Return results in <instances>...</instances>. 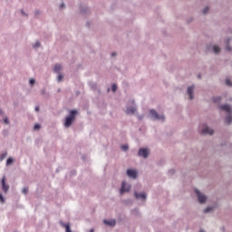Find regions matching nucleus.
Returning <instances> with one entry per match:
<instances>
[{"instance_id":"obj_17","label":"nucleus","mask_w":232,"mask_h":232,"mask_svg":"<svg viewBox=\"0 0 232 232\" xmlns=\"http://www.w3.org/2000/svg\"><path fill=\"white\" fill-rule=\"evenodd\" d=\"M225 121L227 122V124H230L232 122L231 115L227 116Z\"/></svg>"},{"instance_id":"obj_15","label":"nucleus","mask_w":232,"mask_h":232,"mask_svg":"<svg viewBox=\"0 0 232 232\" xmlns=\"http://www.w3.org/2000/svg\"><path fill=\"white\" fill-rule=\"evenodd\" d=\"M61 70H63V66L61 64H56L54 66L53 72H55L56 73H59Z\"/></svg>"},{"instance_id":"obj_14","label":"nucleus","mask_w":232,"mask_h":232,"mask_svg":"<svg viewBox=\"0 0 232 232\" xmlns=\"http://www.w3.org/2000/svg\"><path fill=\"white\" fill-rule=\"evenodd\" d=\"M61 226L63 227H65V232H72V229L70 228V224L61 222Z\"/></svg>"},{"instance_id":"obj_4","label":"nucleus","mask_w":232,"mask_h":232,"mask_svg":"<svg viewBox=\"0 0 232 232\" xmlns=\"http://www.w3.org/2000/svg\"><path fill=\"white\" fill-rule=\"evenodd\" d=\"M130 189H131V186L126 184V182H122L121 183V188L120 190L121 195L124 194V193H128L130 191Z\"/></svg>"},{"instance_id":"obj_32","label":"nucleus","mask_w":232,"mask_h":232,"mask_svg":"<svg viewBox=\"0 0 232 232\" xmlns=\"http://www.w3.org/2000/svg\"><path fill=\"white\" fill-rule=\"evenodd\" d=\"M5 157H6V153L2 154L1 160H3V159H5Z\"/></svg>"},{"instance_id":"obj_35","label":"nucleus","mask_w":232,"mask_h":232,"mask_svg":"<svg viewBox=\"0 0 232 232\" xmlns=\"http://www.w3.org/2000/svg\"><path fill=\"white\" fill-rule=\"evenodd\" d=\"M60 8H64V4H62V5H60Z\"/></svg>"},{"instance_id":"obj_20","label":"nucleus","mask_w":232,"mask_h":232,"mask_svg":"<svg viewBox=\"0 0 232 232\" xmlns=\"http://www.w3.org/2000/svg\"><path fill=\"white\" fill-rule=\"evenodd\" d=\"M129 146L128 145H122L121 146V150H123V151H128V150H129Z\"/></svg>"},{"instance_id":"obj_2","label":"nucleus","mask_w":232,"mask_h":232,"mask_svg":"<svg viewBox=\"0 0 232 232\" xmlns=\"http://www.w3.org/2000/svg\"><path fill=\"white\" fill-rule=\"evenodd\" d=\"M195 193L198 195L199 204H204V202L208 200V198L204 194L200 193L198 189H195Z\"/></svg>"},{"instance_id":"obj_31","label":"nucleus","mask_w":232,"mask_h":232,"mask_svg":"<svg viewBox=\"0 0 232 232\" xmlns=\"http://www.w3.org/2000/svg\"><path fill=\"white\" fill-rule=\"evenodd\" d=\"M0 202H5V198H3V195L0 194Z\"/></svg>"},{"instance_id":"obj_34","label":"nucleus","mask_w":232,"mask_h":232,"mask_svg":"<svg viewBox=\"0 0 232 232\" xmlns=\"http://www.w3.org/2000/svg\"><path fill=\"white\" fill-rule=\"evenodd\" d=\"M115 55H117L116 53H111V56H112V57H115Z\"/></svg>"},{"instance_id":"obj_21","label":"nucleus","mask_w":232,"mask_h":232,"mask_svg":"<svg viewBox=\"0 0 232 232\" xmlns=\"http://www.w3.org/2000/svg\"><path fill=\"white\" fill-rule=\"evenodd\" d=\"M226 84H227V86H232L231 80L227 79V80H226Z\"/></svg>"},{"instance_id":"obj_33","label":"nucleus","mask_w":232,"mask_h":232,"mask_svg":"<svg viewBox=\"0 0 232 232\" xmlns=\"http://www.w3.org/2000/svg\"><path fill=\"white\" fill-rule=\"evenodd\" d=\"M227 52H231V46L227 45Z\"/></svg>"},{"instance_id":"obj_11","label":"nucleus","mask_w":232,"mask_h":232,"mask_svg":"<svg viewBox=\"0 0 232 232\" xmlns=\"http://www.w3.org/2000/svg\"><path fill=\"white\" fill-rule=\"evenodd\" d=\"M195 90V86H190L188 88V94L189 96L190 101H193V91Z\"/></svg>"},{"instance_id":"obj_6","label":"nucleus","mask_w":232,"mask_h":232,"mask_svg":"<svg viewBox=\"0 0 232 232\" xmlns=\"http://www.w3.org/2000/svg\"><path fill=\"white\" fill-rule=\"evenodd\" d=\"M201 133H203V135H213V129L206 126L202 129Z\"/></svg>"},{"instance_id":"obj_10","label":"nucleus","mask_w":232,"mask_h":232,"mask_svg":"<svg viewBox=\"0 0 232 232\" xmlns=\"http://www.w3.org/2000/svg\"><path fill=\"white\" fill-rule=\"evenodd\" d=\"M137 111V108L136 107H129L126 110V113L128 115H133V113H135Z\"/></svg>"},{"instance_id":"obj_29","label":"nucleus","mask_w":232,"mask_h":232,"mask_svg":"<svg viewBox=\"0 0 232 232\" xmlns=\"http://www.w3.org/2000/svg\"><path fill=\"white\" fill-rule=\"evenodd\" d=\"M61 81H63V75L62 74L58 75V82H61Z\"/></svg>"},{"instance_id":"obj_7","label":"nucleus","mask_w":232,"mask_h":232,"mask_svg":"<svg viewBox=\"0 0 232 232\" xmlns=\"http://www.w3.org/2000/svg\"><path fill=\"white\" fill-rule=\"evenodd\" d=\"M5 180H6V178H3L2 179V188L5 191V193L8 192V189H10V187L8 185H6V183L5 182Z\"/></svg>"},{"instance_id":"obj_22","label":"nucleus","mask_w":232,"mask_h":232,"mask_svg":"<svg viewBox=\"0 0 232 232\" xmlns=\"http://www.w3.org/2000/svg\"><path fill=\"white\" fill-rule=\"evenodd\" d=\"M213 208L208 207L207 208L204 209V213H209Z\"/></svg>"},{"instance_id":"obj_18","label":"nucleus","mask_w":232,"mask_h":232,"mask_svg":"<svg viewBox=\"0 0 232 232\" xmlns=\"http://www.w3.org/2000/svg\"><path fill=\"white\" fill-rule=\"evenodd\" d=\"M11 164H14V160L12 158H9L6 160V166H10Z\"/></svg>"},{"instance_id":"obj_30","label":"nucleus","mask_w":232,"mask_h":232,"mask_svg":"<svg viewBox=\"0 0 232 232\" xmlns=\"http://www.w3.org/2000/svg\"><path fill=\"white\" fill-rule=\"evenodd\" d=\"M4 122H5V124H9L8 118H5Z\"/></svg>"},{"instance_id":"obj_12","label":"nucleus","mask_w":232,"mask_h":232,"mask_svg":"<svg viewBox=\"0 0 232 232\" xmlns=\"http://www.w3.org/2000/svg\"><path fill=\"white\" fill-rule=\"evenodd\" d=\"M134 196L136 198H141V200H146V193H138V192H135L134 193Z\"/></svg>"},{"instance_id":"obj_25","label":"nucleus","mask_w":232,"mask_h":232,"mask_svg":"<svg viewBox=\"0 0 232 232\" xmlns=\"http://www.w3.org/2000/svg\"><path fill=\"white\" fill-rule=\"evenodd\" d=\"M111 91L112 92H117V84H112Z\"/></svg>"},{"instance_id":"obj_28","label":"nucleus","mask_w":232,"mask_h":232,"mask_svg":"<svg viewBox=\"0 0 232 232\" xmlns=\"http://www.w3.org/2000/svg\"><path fill=\"white\" fill-rule=\"evenodd\" d=\"M30 84H31L32 86H34V84H35V80H34V79H31V80H30Z\"/></svg>"},{"instance_id":"obj_24","label":"nucleus","mask_w":232,"mask_h":232,"mask_svg":"<svg viewBox=\"0 0 232 232\" xmlns=\"http://www.w3.org/2000/svg\"><path fill=\"white\" fill-rule=\"evenodd\" d=\"M41 46V42H36L35 44L34 45V48H39Z\"/></svg>"},{"instance_id":"obj_1","label":"nucleus","mask_w":232,"mask_h":232,"mask_svg":"<svg viewBox=\"0 0 232 232\" xmlns=\"http://www.w3.org/2000/svg\"><path fill=\"white\" fill-rule=\"evenodd\" d=\"M75 115H77V111H70V115L65 119V128H70L72 126V122L75 121Z\"/></svg>"},{"instance_id":"obj_9","label":"nucleus","mask_w":232,"mask_h":232,"mask_svg":"<svg viewBox=\"0 0 232 232\" xmlns=\"http://www.w3.org/2000/svg\"><path fill=\"white\" fill-rule=\"evenodd\" d=\"M221 110H223L224 111H227V113H231L232 111V108L231 106L225 104V105H221L220 106Z\"/></svg>"},{"instance_id":"obj_37","label":"nucleus","mask_w":232,"mask_h":232,"mask_svg":"<svg viewBox=\"0 0 232 232\" xmlns=\"http://www.w3.org/2000/svg\"><path fill=\"white\" fill-rule=\"evenodd\" d=\"M198 79H202V77L200 76V74H199V75H198Z\"/></svg>"},{"instance_id":"obj_13","label":"nucleus","mask_w":232,"mask_h":232,"mask_svg":"<svg viewBox=\"0 0 232 232\" xmlns=\"http://www.w3.org/2000/svg\"><path fill=\"white\" fill-rule=\"evenodd\" d=\"M104 224H106L107 226H111V227H113V226H115L116 222L115 219H111V220H103Z\"/></svg>"},{"instance_id":"obj_27","label":"nucleus","mask_w":232,"mask_h":232,"mask_svg":"<svg viewBox=\"0 0 232 232\" xmlns=\"http://www.w3.org/2000/svg\"><path fill=\"white\" fill-rule=\"evenodd\" d=\"M23 193H24V195H26V193H28V188H24Z\"/></svg>"},{"instance_id":"obj_3","label":"nucleus","mask_w":232,"mask_h":232,"mask_svg":"<svg viewBox=\"0 0 232 232\" xmlns=\"http://www.w3.org/2000/svg\"><path fill=\"white\" fill-rule=\"evenodd\" d=\"M150 113L151 117L155 119V121H164V115H159L156 110H150Z\"/></svg>"},{"instance_id":"obj_19","label":"nucleus","mask_w":232,"mask_h":232,"mask_svg":"<svg viewBox=\"0 0 232 232\" xmlns=\"http://www.w3.org/2000/svg\"><path fill=\"white\" fill-rule=\"evenodd\" d=\"M213 101H214V102H220V101H222V98L221 97H216V98H213Z\"/></svg>"},{"instance_id":"obj_26","label":"nucleus","mask_w":232,"mask_h":232,"mask_svg":"<svg viewBox=\"0 0 232 232\" xmlns=\"http://www.w3.org/2000/svg\"><path fill=\"white\" fill-rule=\"evenodd\" d=\"M34 130H41V125H39V123H36L34 127Z\"/></svg>"},{"instance_id":"obj_39","label":"nucleus","mask_w":232,"mask_h":232,"mask_svg":"<svg viewBox=\"0 0 232 232\" xmlns=\"http://www.w3.org/2000/svg\"><path fill=\"white\" fill-rule=\"evenodd\" d=\"M199 232H206V231H204V230H200Z\"/></svg>"},{"instance_id":"obj_8","label":"nucleus","mask_w":232,"mask_h":232,"mask_svg":"<svg viewBox=\"0 0 232 232\" xmlns=\"http://www.w3.org/2000/svg\"><path fill=\"white\" fill-rule=\"evenodd\" d=\"M128 177H130L131 179H137V171L134 169H128L127 170Z\"/></svg>"},{"instance_id":"obj_36","label":"nucleus","mask_w":232,"mask_h":232,"mask_svg":"<svg viewBox=\"0 0 232 232\" xmlns=\"http://www.w3.org/2000/svg\"><path fill=\"white\" fill-rule=\"evenodd\" d=\"M35 111H39V107H35Z\"/></svg>"},{"instance_id":"obj_5","label":"nucleus","mask_w":232,"mask_h":232,"mask_svg":"<svg viewBox=\"0 0 232 232\" xmlns=\"http://www.w3.org/2000/svg\"><path fill=\"white\" fill-rule=\"evenodd\" d=\"M138 155L139 157H143V159H148V155H150V153L146 149H140Z\"/></svg>"},{"instance_id":"obj_23","label":"nucleus","mask_w":232,"mask_h":232,"mask_svg":"<svg viewBox=\"0 0 232 232\" xmlns=\"http://www.w3.org/2000/svg\"><path fill=\"white\" fill-rule=\"evenodd\" d=\"M208 12H209V7L207 6L203 9V14H206Z\"/></svg>"},{"instance_id":"obj_38","label":"nucleus","mask_w":232,"mask_h":232,"mask_svg":"<svg viewBox=\"0 0 232 232\" xmlns=\"http://www.w3.org/2000/svg\"><path fill=\"white\" fill-rule=\"evenodd\" d=\"M22 14H23V15H24V11H22Z\"/></svg>"},{"instance_id":"obj_16","label":"nucleus","mask_w":232,"mask_h":232,"mask_svg":"<svg viewBox=\"0 0 232 232\" xmlns=\"http://www.w3.org/2000/svg\"><path fill=\"white\" fill-rule=\"evenodd\" d=\"M213 52L214 53H220V47H218V45H214Z\"/></svg>"}]
</instances>
